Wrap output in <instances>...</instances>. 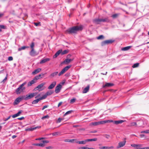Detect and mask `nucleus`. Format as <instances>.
I'll list each match as a JSON object with an SVG mask.
<instances>
[{
    "label": "nucleus",
    "instance_id": "f257e3e1",
    "mask_svg": "<svg viewBox=\"0 0 149 149\" xmlns=\"http://www.w3.org/2000/svg\"><path fill=\"white\" fill-rule=\"evenodd\" d=\"M83 29V26L80 25L79 26H75L67 30L66 33L69 34L76 33L79 31H81Z\"/></svg>",
    "mask_w": 149,
    "mask_h": 149
},
{
    "label": "nucleus",
    "instance_id": "f03ea898",
    "mask_svg": "<svg viewBox=\"0 0 149 149\" xmlns=\"http://www.w3.org/2000/svg\"><path fill=\"white\" fill-rule=\"evenodd\" d=\"M30 46L31 49V50L29 52L30 55L32 56H35L37 55L38 54V53L36 52L34 49L35 43L33 42H32Z\"/></svg>",
    "mask_w": 149,
    "mask_h": 149
},
{
    "label": "nucleus",
    "instance_id": "7ed1b4c3",
    "mask_svg": "<svg viewBox=\"0 0 149 149\" xmlns=\"http://www.w3.org/2000/svg\"><path fill=\"white\" fill-rule=\"evenodd\" d=\"M26 84V81L24 82L16 90L15 92L17 94H18L20 93L25 89V88L24 86Z\"/></svg>",
    "mask_w": 149,
    "mask_h": 149
},
{
    "label": "nucleus",
    "instance_id": "20e7f679",
    "mask_svg": "<svg viewBox=\"0 0 149 149\" xmlns=\"http://www.w3.org/2000/svg\"><path fill=\"white\" fill-rule=\"evenodd\" d=\"M37 94V93H30L29 95H26L25 96L23 97L24 99L25 100H29L33 97L34 96H36Z\"/></svg>",
    "mask_w": 149,
    "mask_h": 149
},
{
    "label": "nucleus",
    "instance_id": "39448f33",
    "mask_svg": "<svg viewBox=\"0 0 149 149\" xmlns=\"http://www.w3.org/2000/svg\"><path fill=\"white\" fill-rule=\"evenodd\" d=\"M46 83L44 82L39 85L37 87H36L34 90L35 91L38 90L39 91L43 90L44 88H43V86Z\"/></svg>",
    "mask_w": 149,
    "mask_h": 149
},
{
    "label": "nucleus",
    "instance_id": "423d86ee",
    "mask_svg": "<svg viewBox=\"0 0 149 149\" xmlns=\"http://www.w3.org/2000/svg\"><path fill=\"white\" fill-rule=\"evenodd\" d=\"M71 67L70 65H69L66 66L63 68L61 72L58 74V75L60 76L64 73L65 72L68 70Z\"/></svg>",
    "mask_w": 149,
    "mask_h": 149
},
{
    "label": "nucleus",
    "instance_id": "0eeeda50",
    "mask_svg": "<svg viewBox=\"0 0 149 149\" xmlns=\"http://www.w3.org/2000/svg\"><path fill=\"white\" fill-rule=\"evenodd\" d=\"M126 138H124L123 139L124 141L122 142H120L118 143V145L117 146V148H119L124 146L126 142Z\"/></svg>",
    "mask_w": 149,
    "mask_h": 149
},
{
    "label": "nucleus",
    "instance_id": "6e6552de",
    "mask_svg": "<svg viewBox=\"0 0 149 149\" xmlns=\"http://www.w3.org/2000/svg\"><path fill=\"white\" fill-rule=\"evenodd\" d=\"M23 99H24V97L23 96L18 97L15 100L14 102V105H15L18 104Z\"/></svg>",
    "mask_w": 149,
    "mask_h": 149
},
{
    "label": "nucleus",
    "instance_id": "1a4fd4ad",
    "mask_svg": "<svg viewBox=\"0 0 149 149\" xmlns=\"http://www.w3.org/2000/svg\"><path fill=\"white\" fill-rule=\"evenodd\" d=\"M114 41L111 40H106L102 42L101 44L102 46H104L107 44L112 43Z\"/></svg>",
    "mask_w": 149,
    "mask_h": 149
},
{
    "label": "nucleus",
    "instance_id": "9d476101",
    "mask_svg": "<svg viewBox=\"0 0 149 149\" xmlns=\"http://www.w3.org/2000/svg\"><path fill=\"white\" fill-rule=\"evenodd\" d=\"M103 120L101 121H98L97 122H93L90 124V125H93L94 126H97L100 124H103Z\"/></svg>",
    "mask_w": 149,
    "mask_h": 149
},
{
    "label": "nucleus",
    "instance_id": "9b49d317",
    "mask_svg": "<svg viewBox=\"0 0 149 149\" xmlns=\"http://www.w3.org/2000/svg\"><path fill=\"white\" fill-rule=\"evenodd\" d=\"M62 88V86L60 84H58L55 88V92L56 93H59Z\"/></svg>",
    "mask_w": 149,
    "mask_h": 149
},
{
    "label": "nucleus",
    "instance_id": "f8f14e48",
    "mask_svg": "<svg viewBox=\"0 0 149 149\" xmlns=\"http://www.w3.org/2000/svg\"><path fill=\"white\" fill-rule=\"evenodd\" d=\"M41 127V126H38L34 127H30L29 128H28L27 129H26L25 130L26 131H33V130L37 129V128H40Z\"/></svg>",
    "mask_w": 149,
    "mask_h": 149
},
{
    "label": "nucleus",
    "instance_id": "ddd939ff",
    "mask_svg": "<svg viewBox=\"0 0 149 149\" xmlns=\"http://www.w3.org/2000/svg\"><path fill=\"white\" fill-rule=\"evenodd\" d=\"M56 84V81H54L52 82V84L50 85V86L48 87V89H51L53 88Z\"/></svg>",
    "mask_w": 149,
    "mask_h": 149
},
{
    "label": "nucleus",
    "instance_id": "4468645a",
    "mask_svg": "<svg viewBox=\"0 0 149 149\" xmlns=\"http://www.w3.org/2000/svg\"><path fill=\"white\" fill-rule=\"evenodd\" d=\"M41 70V69L40 68H38L37 69L35 70L32 73V74L33 75L36 74L40 72Z\"/></svg>",
    "mask_w": 149,
    "mask_h": 149
},
{
    "label": "nucleus",
    "instance_id": "2eb2a0df",
    "mask_svg": "<svg viewBox=\"0 0 149 149\" xmlns=\"http://www.w3.org/2000/svg\"><path fill=\"white\" fill-rule=\"evenodd\" d=\"M50 60V59L49 58H46L42 59L40 62V64L45 63Z\"/></svg>",
    "mask_w": 149,
    "mask_h": 149
},
{
    "label": "nucleus",
    "instance_id": "dca6fc26",
    "mask_svg": "<svg viewBox=\"0 0 149 149\" xmlns=\"http://www.w3.org/2000/svg\"><path fill=\"white\" fill-rule=\"evenodd\" d=\"M93 22L97 24H99L102 22V19H96L93 20Z\"/></svg>",
    "mask_w": 149,
    "mask_h": 149
},
{
    "label": "nucleus",
    "instance_id": "f3484780",
    "mask_svg": "<svg viewBox=\"0 0 149 149\" xmlns=\"http://www.w3.org/2000/svg\"><path fill=\"white\" fill-rule=\"evenodd\" d=\"M114 148V147L113 146H111L110 147L108 146H103L102 147H100V149H111Z\"/></svg>",
    "mask_w": 149,
    "mask_h": 149
},
{
    "label": "nucleus",
    "instance_id": "a211bd4d",
    "mask_svg": "<svg viewBox=\"0 0 149 149\" xmlns=\"http://www.w3.org/2000/svg\"><path fill=\"white\" fill-rule=\"evenodd\" d=\"M36 83V81H35L33 79V80L29 82L27 84L28 86H31L33 84Z\"/></svg>",
    "mask_w": 149,
    "mask_h": 149
},
{
    "label": "nucleus",
    "instance_id": "6ab92c4d",
    "mask_svg": "<svg viewBox=\"0 0 149 149\" xmlns=\"http://www.w3.org/2000/svg\"><path fill=\"white\" fill-rule=\"evenodd\" d=\"M89 85H88L82 91L83 93H86L88 92L89 91Z\"/></svg>",
    "mask_w": 149,
    "mask_h": 149
},
{
    "label": "nucleus",
    "instance_id": "aec40b11",
    "mask_svg": "<svg viewBox=\"0 0 149 149\" xmlns=\"http://www.w3.org/2000/svg\"><path fill=\"white\" fill-rule=\"evenodd\" d=\"M113 85V84L111 83H106L103 86V87L104 88L106 87H109L112 86Z\"/></svg>",
    "mask_w": 149,
    "mask_h": 149
},
{
    "label": "nucleus",
    "instance_id": "412c9836",
    "mask_svg": "<svg viewBox=\"0 0 149 149\" xmlns=\"http://www.w3.org/2000/svg\"><path fill=\"white\" fill-rule=\"evenodd\" d=\"M137 125L138 126H141L143 124V121L142 120H140L137 121L136 123Z\"/></svg>",
    "mask_w": 149,
    "mask_h": 149
},
{
    "label": "nucleus",
    "instance_id": "4be33fe9",
    "mask_svg": "<svg viewBox=\"0 0 149 149\" xmlns=\"http://www.w3.org/2000/svg\"><path fill=\"white\" fill-rule=\"evenodd\" d=\"M102 19V22H109V18L108 17H107L105 18L104 19Z\"/></svg>",
    "mask_w": 149,
    "mask_h": 149
},
{
    "label": "nucleus",
    "instance_id": "5701e85b",
    "mask_svg": "<svg viewBox=\"0 0 149 149\" xmlns=\"http://www.w3.org/2000/svg\"><path fill=\"white\" fill-rule=\"evenodd\" d=\"M22 112L21 111H19L17 113L14 114L12 116V117L13 118H14L17 116H19L20 115V114Z\"/></svg>",
    "mask_w": 149,
    "mask_h": 149
},
{
    "label": "nucleus",
    "instance_id": "b1692460",
    "mask_svg": "<svg viewBox=\"0 0 149 149\" xmlns=\"http://www.w3.org/2000/svg\"><path fill=\"white\" fill-rule=\"evenodd\" d=\"M33 146H39L40 147H44L45 146V144L42 143H34L33 144Z\"/></svg>",
    "mask_w": 149,
    "mask_h": 149
},
{
    "label": "nucleus",
    "instance_id": "393cba45",
    "mask_svg": "<svg viewBox=\"0 0 149 149\" xmlns=\"http://www.w3.org/2000/svg\"><path fill=\"white\" fill-rule=\"evenodd\" d=\"M62 52L61 50H59L54 55V58L56 57L59 55Z\"/></svg>",
    "mask_w": 149,
    "mask_h": 149
},
{
    "label": "nucleus",
    "instance_id": "a878e982",
    "mask_svg": "<svg viewBox=\"0 0 149 149\" xmlns=\"http://www.w3.org/2000/svg\"><path fill=\"white\" fill-rule=\"evenodd\" d=\"M131 47V46H129L123 47L121 49V50H122L124 51H127L130 49Z\"/></svg>",
    "mask_w": 149,
    "mask_h": 149
},
{
    "label": "nucleus",
    "instance_id": "bb28decb",
    "mask_svg": "<svg viewBox=\"0 0 149 149\" xmlns=\"http://www.w3.org/2000/svg\"><path fill=\"white\" fill-rule=\"evenodd\" d=\"M125 121L123 120H120L118 121H115L114 122V123L116 124L117 125L119 124H121L124 122Z\"/></svg>",
    "mask_w": 149,
    "mask_h": 149
},
{
    "label": "nucleus",
    "instance_id": "cd10ccee",
    "mask_svg": "<svg viewBox=\"0 0 149 149\" xmlns=\"http://www.w3.org/2000/svg\"><path fill=\"white\" fill-rule=\"evenodd\" d=\"M58 72H54L52 73L50 75V76L51 78H53L54 77L56 76L58 74Z\"/></svg>",
    "mask_w": 149,
    "mask_h": 149
},
{
    "label": "nucleus",
    "instance_id": "c85d7f7f",
    "mask_svg": "<svg viewBox=\"0 0 149 149\" xmlns=\"http://www.w3.org/2000/svg\"><path fill=\"white\" fill-rule=\"evenodd\" d=\"M76 143H79V144H85L86 143V140H85L84 141H77L76 142Z\"/></svg>",
    "mask_w": 149,
    "mask_h": 149
},
{
    "label": "nucleus",
    "instance_id": "c756f323",
    "mask_svg": "<svg viewBox=\"0 0 149 149\" xmlns=\"http://www.w3.org/2000/svg\"><path fill=\"white\" fill-rule=\"evenodd\" d=\"M137 125L136 122H132L129 124L128 126L129 127H132L135 126L136 127Z\"/></svg>",
    "mask_w": 149,
    "mask_h": 149
},
{
    "label": "nucleus",
    "instance_id": "7c9ffc66",
    "mask_svg": "<svg viewBox=\"0 0 149 149\" xmlns=\"http://www.w3.org/2000/svg\"><path fill=\"white\" fill-rule=\"evenodd\" d=\"M29 47V46H22V47L19 48L18 49V51H20L22 50H24L26 48H28Z\"/></svg>",
    "mask_w": 149,
    "mask_h": 149
},
{
    "label": "nucleus",
    "instance_id": "2f4dec72",
    "mask_svg": "<svg viewBox=\"0 0 149 149\" xmlns=\"http://www.w3.org/2000/svg\"><path fill=\"white\" fill-rule=\"evenodd\" d=\"M40 100H40V98H39L37 99H36L35 100H33L32 102V104H37Z\"/></svg>",
    "mask_w": 149,
    "mask_h": 149
},
{
    "label": "nucleus",
    "instance_id": "473e14b6",
    "mask_svg": "<svg viewBox=\"0 0 149 149\" xmlns=\"http://www.w3.org/2000/svg\"><path fill=\"white\" fill-rule=\"evenodd\" d=\"M71 61H72V60L70 59H66L64 61V62L66 63V64H68Z\"/></svg>",
    "mask_w": 149,
    "mask_h": 149
},
{
    "label": "nucleus",
    "instance_id": "72a5a7b5",
    "mask_svg": "<svg viewBox=\"0 0 149 149\" xmlns=\"http://www.w3.org/2000/svg\"><path fill=\"white\" fill-rule=\"evenodd\" d=\"M103 123L104 124L107 123H111V122H113L114 123V122L113 120H103Z\"/></svg>",
    "mask_w": 149,
    "mask_h": 149
},
{
    "label": "nucleus",
    "instance_id": "f704fd0d",
    "mask_svg": "<svg viewBox=\"0 0 149 149\" xmlns=\"http://www.w3.org/2000/svg\"><path fill=\"white\" fill-rule=\"evenodd\" d=\"M86 142L88 141H95L97 140V138H94L93 139H86Z\"/></svg>",
    "mask_w": 149,
    "mask_h": 149
},
{
    "label": "nucleus",
    "instance_id": "c9c22d12",
    "mask_svg": "<svg viewBox=\"0 0 149 149\" xmlns=\"http://www.w3.org/2000/svg\"><path fill=\"white\" fill-rule=\"evenodd\" d=\"M76 99L75 98H73L72 99H71L70 100V103L71 104H72L73 103H74V102H75L76 100Z\"/></svg>",
    "mask_w": 149,
    "mask_h": 149
},
{
    "label": "nucleus",
    "instance_id": "e433bc0d",
    "mask_svg": "<svg viewBox=\"0 0 149 149\" xmlns=\"http://www.w3.org/2000/svg\"><path fill=\"white\" fill-rule=\"evenodd\" d=\"M131 146L134 148H137L139 147H140L141 146V145H137L135 144H132L131 145Z\"/></svg>",
    "mask_w": 149,
    "mask_h": 149
},
{
    "label": "nucleus",
    "instance_id": "4c0bfd02",
    "mask_svg": "<svg viewBox=\"0 0 149 149\" xmlns=\"http://www.w3.org/2000/svg\"><path fill=\"white\" fill-rule=\"evenodd\" d=\"M119 14H115L112 15L111 17L113 19H115L117 18L119 15Z\"/></svg>",
    "mask_w": 149,
    "mask_h": 149
},
{
    "label": "nucleus",
    "instance_id": "58836bf2",
    "mask_svg": "<svg viewBox=\"0 0 149 149\" xmlns=\"http://www.w3.org/2000/svg\"><path fill=\"white\" fill-rule=\"evenodd\" d=\"M139 63H137L134 64L133 66H132V67L133 68H136V67H137L139 66Z\"/></svg>",
    "mask_w": 149,
    "mask_h": 149
},
{
    "label": "nucleus",
    "instance_id": "ea45409f",
    "mask_svg": "<svg viewBox=\"0 0 149 149\" xmlns=\"http://www.w3.org/2000/svg\"><path fill=\"white\" fill-rule=\"evenodd\" d=\"M72 111H73L72 110H70L68 111L63 115V116H65L71 113Z\"/></svg>",
    "mask_w": 149,
    "mask_h": 149
},
{
    "label": "nucleus",
    "instance_id": "a19ab883",
    "mask_svg": "<svg viewBox=\"0 0 149 149\" xmlns=\"http://www.w3.org/2000/svg\"><path fill=\"white\" fill-rule=\"evenodd\" d=\"M68 50H65L63 51L62 52H61V54L63 55L67 53L68 52Z\"/></svg>",
    "mask_w": 149,
    "mask_h": 149
},
{
    "label": "nucleus",
    "instance_id": "79ce46f5",
    "mask_svg": "<svg viewBox=\"0 0 149 149\" xmlns=\"http://www.w3.org/2000/svg\"><path fill=\"white\" fill-rule=\"evenodd\" d=\"M47 96V95H46V94L45 93L44 95H43L42 97L40 98V100H42L45 99Z\"/></svg>",
    "mask_w": 149,
    "mask_h": 149
},
{
    "label": "nucleus",
    "instance_id": "37998d69",
    "mask_svg": "<svg viewBox=\"0 0 149 149\" xmlns=\"http://www.w3.org/2000/svg\"><path fill=\"white\" fill-rule=\"evenodd\" d=\"M53 93V92L52 91H50L47 92L46 93V94L48 96L51 95Z\"/></svg>",
    "mask_w": 149,
    "mask_h": 149
},
{
    "label": "nucleus",
    "instance_id": "c03bdc74",
    "mask_svg": "<svg viewBox=\"0 0 149 149\" xmlns=\"http://www.w3.org/2000/svg\"><path fill=\"white\" fill-rule=\"evenodd\" d=\"M104 36L102 35H100V36H98V37H97V39L98 40L102 39H104Z\"/></svg>",
    "mask_w": 149,
    "mask_h": 149
},
{
    "label": "nucleus",
    "instance_id": "a18cd8bd",
    "mask_svg": "<svg viewBox=\"0 0 149 149\" xmlns=\"http://www.w3.org/2000/svg\"><path fill=\"white\" fill-rule=\"evenodd\" d=\"M33 79L35 81H36V82L39 79H39V77L37 75V76H36Z\"/></svg>",
    "mask_w": 149,
    "mask_h": 149
},
{
    "label": "nucleus",
    "instance_id": "49530a36",
    "mask_svg": "<svg viewBox=\"0 0 149 149\" xmlns=\"http://www.w3.org/2000/svg\"><path fill=\"white\" fill-rule=\"evenodd\" d=\"M141 133H149V130L142 131L141 132Z\"/></svg>",
    "mask_w": 149,
    "mask_h": 149
},
{
    "label": "nucleus",
    "instance_id": "de8ad7c7",
    "mask_svg": "<svg viewBox=\"0 0 149 149\" xmlns=\"http://www.w3.org/2000/svg\"><path fill=\"white\" fill-rule=\"evenodd\" d=\"M49 116L48 115H47L46 116H44L42 117V118L41 119L42 120H43L46 118H49Z\"/></svg>",
    "mask_w": 149,
    "mask_h": 149
},
{
    "label": "nucleus",
    "instance_id": "09e8293b",
    "mask_svg": "<svg viewBox=\"0 0 149 149\" xmlns=\"http://www.w3.org/2000/svg\"><path fill=\"white\" fill-rule=\"evenodd\" d=\"M63 120V119H62L61 118H58V119L57 123H59L61 121V120Z\"/></svg>",
    "mask_w": 149,
    "mask_h": 149
},
{
    "label": "nucleus",
    "instance_id": "8fccbe9b",
    "mask_svg": "<svg viewBox=\"0 0 149 149\" xmlns=\"http://www.w3.org/2000/svg\"><path fill=\"white\" fill-rule=\"evenodd\" d=\"M44 75H45V74H44L41 73L40 74H39L38 76L39 77V79H40V78L42 77H41V76H44Z\"/></svg>",
    "mask_w": 149,
    "mask_h": 149
},
{
    "label": "nucleus",
    "instance_id": "3c124183",
    "mask_svg": "<svg viewBox=\"0 0 149 149\" xmlns=\"http://www.w3.org/2000/svg\"><path fill=\"white\" fill-rule=\"evenodd\" d=\"M0 28L2 29H5L6 27L3 25H0Z\"/></svg>",
    "mask_w": 149,
    "mask_h": 149
},
{
    "label": "nucleus",
    "instance_id": "603ef678",
    "mask_svg": "<svg viewBox=\"0 0 149 149\" xmlns=\"http://www.w3.org/2000/svg\"><path fill=\"white\" fill-rule=\"evenodd\" d=\"M43 142L42 143L44 144L45 143H48L49 142V141L48 140H43L42 141Z\"/></svg>",
    "mask_w": 149,
    "mask_h": 149
},
{
    "label": "nucleus",
    "instance_id": "864d4df0",
    "mask_svg": "<svg viewBox=\"0 0 149 149\" xmlns=\"http://www.w3.org/2000/svg\"><path fill=\"white\" fill-rule=\"evenodd\" d=\"M45 148L47 149H52L53 148V147L51 146H49L46 147Z\"/></svg>",
    "mask_w": 149,
    "mask_h": 149
},
{
    "label": "nucleus",
    "instance_id": "5fc2aeb1",
    "mask_svg": "<svg viewBox=\"0 0 149 149\" xmlns=\"http://www.w3.org/2000/svg\"><path fill=\"white\" fill-rule=\"evenodd\" d=\"M11 116H9L8 118H4L3 120L4 121H6L9 120Z\"/></svg>",
    "mask_w": 149,
    "mask_h": 149
},
{
    "label": "nucleus",
    "instance_id": "6e6d98bb",
    "mask_svg": "<svg viewBox=\"0 0 149 149\" xmlns=\"http://www.w3.org/2000/svg\"><path fill=\"white\" fill-rule=\"evenodd\" d=\"M13 60V58L12 56H9L8 58V60L9 61H11Z\"/></svg>",
    "mask_w": 149,
    "mask_h": 149
},
{
    "label": "nucleus",
    "instance_id": "4d7b16f0",
    "mask_svg": "<svg viewBox=\"0 0 149 149\" xmlns=\"http://www.w3.org/2000/svg\"><path fill=\"white\" fill-rule=\"evenodd\" d=\"M138 149H149V147L139 148Z\"/></svg>",
    "mask_w": 149,
    "mask_h": 149
},
{
    "label": "nucleus",
    "instance_id": "13d9d810",
    "mask_svg": "<svg viewBox=\"0 0 149 149\" xmlns=\"http://www.w3.org/2000/svg\"><path fill=\"white\" fill-rule=\"evenodd\" d=\"M34 24L35 26H37L39 25H40V22H38V23H34Z\"/></svg>",
    "mask_w": 149,
    "mask_h": 149
},
{
    "label": "nucleus",
    "instance_id": "bf43d9fd",
    "mask_svg": "<svg viewBox=\"0 0 149 149\" xmlns=\"http://www.w3.org/2000/svg\"><path fill=\"white\" fill-rule=\"evenodd\" d=\"M45 139V138H44V137H42V138H38L37 139H36V140H42V139Z\"/></svg>",
    "mask_w": 149,
    "mask_h": 149
},
{
    "label": "nucleus",
    "instance_id": "052dcab7",
    "mask_svg": "<svg viewBox=\"0 0 149 149\" xmlns=\"http://www.w3.org/2000/svg\"><path fill=\"white\" fill-rule=\"evenodd\" d=\"M48 106H49L48 105H45V106H44L42 109V110H44L46 108H47V107H48Z\"/></svg>",
    "mask_w": 149,
    "mask_h": 149
},
{
    "label": "nucleus",
    "instance_id": "680f3d73",
    "mask_svg": "<svg viewBox=\"0 0 149 149\" xmlns=\"http://www.w3.org/2000/svg\"><path fill=\"white\" fill-rule=\"evenodd\" d=\"M58 134V132H55L52 134L53 136H55L57 135Z\"/></svg>",
    "mask_w": 149,
    "mask_h": 149
},
{
    "label": "nucleus",
    "instance_id": "e2e57ef3",
    "mask_svg": "<svg viewBox=\"0 0 149 149\" xmlns=\"http://www.w3.org/2000/svg\"><path fill=\"white\" fill-rule=\"evenodd\" d=\"M24 119V117H22L20 118H18L17 119L19 120H22Z\"/></svg>",
    "mask_w": 149,
    "mask_h": 149
},
{
    "label": "nucleus",
    "instance_id": "0e129e2a",
    "mask_svg": "<svg viewBox=\"0 0 149 149\" xmlns=\"http://www.w3.org/2000/svg\"><path fill=\"white\" fill-rule=\"evenodd\" d=\"M75 140H76V139H71L69 141V142H71V143H73L74 141Z\"/></svg>",
    "mask_w": 149,
    "mask_h": 149
},
{
    "label": "nucleus",
    "instance_id": "69168bd1",
    "mask_svg": "<svg viewBox=\"0 0 149 149\" xmlns=\"http://www.w3.org/2000/svg\"><path fill=\"white\" fill-rule=\"evenodd\" d=\"M63 103L62 102H60L58 104V107H59Z\"/></svg>",
    "mask_w": 149,
    "mask_h": 149
},
{
    "label": "nucleus",
    "instance_id": "338daca9",
    "mask_svg": "<svg viewBox=\"0 0 149 149\" xmlns=\"http://www.w3.org/2000/svg\"><path fill=\"white\" fill-rule=\"evenodd\" d=\"M105 136L106 138L107 139H108L109 137L110 136L109 135H105Z\"/></svg>",
    "mask_w": 149,
    "mask_h": 149
},
{
    "label": "nucleus",
    "instance_id": "774afa93",
    "mask_svg": "<svg viewBox=\"0 0 149 149\" xmlns=\"http://www.w3.org/2000/svg\"><path fill=\"white\" fill-rule=\"evenodd\" d=\"M140 136L141 138H143L145 136V135L144 134H141L140 135Z\"/></svg>",
    "mask_w": 149,
    "mask_h": 149
}]
</instances>
